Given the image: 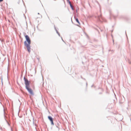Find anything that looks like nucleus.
I'll use <instances>...</instances> for the list:
<instances>
[{"mask_svg": "<svg viewBox=\"0 0 131 131\" xmlns=\"http://www.w3.org/2000/svg\"><path fill=\"white\" fill-rule=\"evenodd\" d=\"M69 4L70 5V6L71 7V8L72 9V10H74V8H73V6L71 4H71Z\"/></svg>", "mask_w": 131, "mask_h": 131, "instance_id": "423d86ee", "label": "nucleus"}, {"mask_svg": "<svg viewBox=\"0 0 131 131\" xmlns=\"http://www.w3.org/2000/svg\"><path fill=\"white\" fill-rule=\"evenodd\" d=\"M3 0H0V2H2L3 1Z\"/></svg>", "mask_w": 131, "mask_h": 131, "instance_id": "6e6552de", "label": "nucleus"}, {"mask_svg": "<svg viewBox=\"0 0 131 131\" xmlns=\"http://www.w3.org/2000/svg\"><path fill=\"white\" fill-rule=\"evenodd\" d=\"M48 118L50 120V121L51 124L52 125H53L54 123H53L52 118L51 116H48Z\"/></svg>", "mask_w": 131, "mask_h": 131, "instance_id": "20e7f679", "label": "nucleus"}, {"mask_svg": "<svg viewBox=\"0 0 131 131\" xmlns=\"http://www.w3.org/2000/svg\"><path fill=\"white\" fill-rule=\"evenodd\" d=\"M25 83L26 85V88L29 87V84L30 83V81H29L28 80L25 78H24Z\"/></svg>", "mask_w": 131, "mask_h": 131, "instance_id": "f03ea898", "label": "nucleus"}, {"mask_svg": "<svg viewBox=\"0 0 131 131\" xmlns=\"http://www.w3.org/2000/svg\"><path fill=\"white\" fill-rule=\"evenodd\" d=\"M75 20L79 24H80V23L77 18H75Z\"/></svg>", "mask_w": 131, "mask_h": 131, "instance_id": "39448f33", "label": "nucleus"}, {"mask_svg": "<svg viewBox=\"0 0 131 131\" xmlns=\"http://www.w3.org/2000/svg\"><path fill=\"white\" fill-rule=\"evenodd\" d=\"M25 37L26 41H25L24 42V44L25 45L27 48L28 52L29 53L30 51L31 48L30 45L31 43V40L28 36L26 35Z\"/></svg>", "mask_w": 131, "mask_h": 131, "instance_id": "f257e3e1", "label": "nucleus"}, {"mask_svg": "<svg viewBox=\"0 0 131 131\" xmlns=\"http://www.w3.org/2000/svg\"><path fill=\"white\" fill-rule=\"evenodd\" d=\"M67 1L68 2V3L69 4L71 3V2L69 0H67Z\"/></svg>", "mask_w": 131, "mask_h": 131, "instance_id": "0eeeda50", "label": "nucleus"}, {"mask_svg": "<svg viewBox=\"0 0 131 131\" xmlns=\"http://www.w3.org/2000/svg\"><path fill=\"white\" fill-rule=\"evenodd\" d=\"M26 88L31 95H34L33 91L31 88H29V87L27 88Z\"/></svg>", "mask_w": 131, "mask_h": 131, "instance_id": "7ed1b4c3", "label": "nucleus"}]
</instances>
